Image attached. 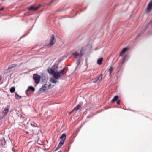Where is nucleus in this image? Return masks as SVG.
I'll return each instance as SVG.
<instances>
[{
    "label": "nucleus",
    "mask_w": 152,
    "mask_h": 152,
    "mask_svg": "<svg viewBox=\"0 0 152 152\" xmlns=\"http://www.w3.org/2000/svg\"><path fill=\"white\" fill-rule=\"evenodd\" d=\"M128 50L127 48H123L120 53L119 56H122Z\"/></svg>",
    "instance_id": "1a4fd4ad"
},
{
    "label": "nucleus",
    "mask_w": 152,
    "mask_h": 152,
    "mask_svg": "<svg viewBox=\"0 0 152 152\" xmlns=\"http://www.w3.org/2000/svg\"><path fill=\"white\" fill-rule=\"evenodd\" d=\"M15 91V88L14 87H12L10 89V91L11 93H14Z\"/></svg>",
    "instance_id": "6ab92c4d"
},
{
    "label": "nucleus",
    "mask_w": 152,
    "mask_h": 152,
    "mask_svg": "<svg viewBox=\"0 0 152 152\" xmlns=\"http://www.w3.org/2000/svg\"><path fill=\"white\" fill-rule=\"evenodd\" d=\"M74 111H73V110L71 112H70L69 113V114H70L71 113H72Z\"/></svg>",
    "instance_id": "bb28decb"
},
{
    "label": "nucleus",
    "mask_w": 152,
    "mask_h": 152,
    "mask_svg": "<svg viewBox=\"0 0 152 152\" xmlns=\"http://www.w3.org/2000/svg\"><path fill=\"white\" fill-rule=\"evenodd\" d=\"M35 88L32 86H29L28 89L26 91V95H29L31 92H33L35 91Z\"/></svg>",
    "instance_id": "39448f33"
},
{
    "label": "nucleus",
    "mask_w": 152,
    "mask_h": 152,
    "mask_svg": "<svg viewBox=\"0 0 152 152\" xmlns=\"http://www.w3.org/2000/svg\"><path fill=\"white\" fill-rule=\"evenodd\" d=\"M102 79V76L100 75L99 76L97 79L95 81H94L93 83H96L98 82V81H101Z\"/></svg>",
    "instance_id": "9b49d317"
},
{
    "label": "nucleus",
    "mask_w": 152,
    "mask_h": 152,
    "mask_svg": "<svg viewBox=\"0 0 152 152\" xmlns=\"http://www.w3.org/2000/svg\"><path fill=\"white\" fill-rule=\"evenodd\" d=\"M66 138V135L65 134H62L60 137V138L61 140H65Z\"/></svg>",
    "instance_id": "2eb2a0df"
},
{
    "label": "nucleus",
    "mask_w": 152,
    "mask_h": 152,
    "mask_svg": "<svg viewBox=\"0 0 152 152\" xmlns=\"http://www.w3.org/2000/svg\"><path fill=\"white\" fill-rule=\"evenodd\" d=\"M57 67L53 66L51 68H48V71L49 73L52 74L54 77L56 79L62 76L66 73V72H64V68L58 72H57Z\"/></svg>",
    "instance_id": "f257e3e1"
},
{
    "label": "nucleus",
    "mask_w": 152,
    "mask_h": 152,
    "mask_svg": "<svg viewBox=\"0 0 152 152\" xmlns=\"http://www.w3.org/2000/svg\"><path fill=\"white\" fill-rule=\"evenodd\" d=\"M31 126H33L34 127H37V125L36 124H34V125H33L32 124H31Z\"/></svg>",
    "instance_id": "5701e85b"
},
{
    "label": "nucleus",
    "mask_w": 152,
    "mask_h": 152,
    "mask_svg": "<svg viewBox=\"0 0 152 152\" xmlns=\"http://www.w3.org/2000/svg\"><path fill=\"white\" fill-rule=\"evenodd\" d=\"M80 105L79 104H78L73 109V111H75L78 110L80 108Z\"/></svg>",
    "instance_id": "ddd939ff"
},
{
    "label": "nucleus",
    "mask_w": 152,
    "mask_h": 152,
    "mask_svg": "<svg viewBox=\"0 0 152 152\" xmlns=\"http://www.w3.org/2000/svg\"><path fill=\"white\" fill-rule=\"evenodd\" d=\"M59 148H58V147H57V148H56V150H57Z\"/></svg>",
    "instance_id": "c85d7f7f"
},
{
    "label": "nucleus",
    "mask_w": 152,
    "mask_h": 152,
    "mask_svg": "<svg viewBox=\"0 0 152 152\" xmlns=\"http://www.w3.org/2000/svg\"><path fill=\"white\" fill-rule=\"evenodd\" d=\"M55 36L52 35L50 40L49 42L48 45H47L48 47L52 46L55 43Z\"/></svg>",
    "instance_id": "7ed1b4c3"
},
{
    "label": "nucleus",
    "mask_w": 152,
    "mask_h": 152,
    "mask_svg": "<svg viewBox=\"0 0 152 152\" xmlns=\"http://www.w3.org/2000/svg\"><path fill=\"white\" fill-rule=\"evenodd\" d=\"M40 77L37 74H34L33 75V79L36 84H38L40 79Z\"/></svg>",
    "instance_id": "20e7f679"
},
{
    "label": "nucleus",
    "mask_w": 152,
    "mask_h": 152,
    "mask_svg": "<svg viewBox=\"0 0 152 152\" xmlns=\"http://www.w3.org/2000/svg\"><path fill=\"white\" fill-rule=\"evenodd\" d=\"M151 25L152 26V21L151 22Z\"/></svg>",
    "instance_id": "c756f323"
},
{
    "label": "nucleus",
    "mask_w": 152,
    "mask_h": 152,
    "mask_svg": "<svg viewBox=\"0 0 152 152\" xmlns=\"http://www.w3.org/2000/svg\"><path fill=\"white\" fill-rule=\"evenodd\" d=\"M50 80V82L54 83H55L57 82V81L55 79L53 78H51Z\"/></svg>",
    "instance_id": "aec40b11"
},
{
    "label": "nucleus",
    "mask_w": 152,
    "mask_h": 152,
    "mask_svg": "<svg viewBox=\"0 0 152 152\" xmlns=\"http://www.w3.org/2000/svg\"><path fill=\"white\" fill-rule=\"evenodd\" d=\"M64 141L65 140H61L60 141L59 143L58 144V148H60V147H61L62 145L64 143Z\"/></svg>",
    "instance_id": "9d476101"
},
{
    "label": "nucleus",
    "mask_w": 152,
    "mask_h": 152,
    "mask_svg": "<svg viewBox=\"0 0 152 152\" xmlns=\"http://www.w3.org/2000/svg\"><path fill=\"white\" fill-rule=\"evenodd\" d=\"M58 152H62L61 151H58Z\"/></svg>",
    "instance_id": "2f4dec72"
},
{
    "label": "nucleus",
    "mask_w": 152,
    "mask_h": 152,
    "mask_svg": "<svg viewBox=\"0 0 152 152\" xmlns=\"http://www.w3.org/2000/svg\"><path fill=\"white\" fill-rule=\"evenodd\" d=\"M39 7V6L37 7H36L34 6H32L28 8V9L29 10L35 11L37 10Z\"/></svg>",
    "instance_id": "6e6552de"
},
{
    "label": "nucleus",
    "mask_w": 152,
    "mask_h": 152,
    "mask_svg": "<svg viewBox=\"0 0 152 152\" xmlns=\"http://www.w3.org/2000/svg\"><path fill=\"white\" fill-rule=\"evenodd\" d=\"M127 57H128V56H127L126 55L125 56L124 58L123 59V60L122 61V64H123L125 60V59H126V58Z\"/></svg>",
    "instance_id": "4be33fe9"
},
{
    "label": "nucleus",
    "mask_w": 152,
    "mask_h": 152,
    "mask_svg": "<svg viewBox=\"0 0 152 152\" xmlns=\"http://www.w3.org/2000/svg\"><path fill=\"white\" fill-rule=\"evenodd\" d=\"M83 50V48H82L81 50L80 51V54H79L77 52H75L74 53H73L72 54V55H73L75 57H76L77 56L81 57L83 55V53H82Z\"/></svg>",
    "instance_id": "0eeeda50"
},
{
    "label": "nucleus",
    "mask_w": 152,
    "mask_h": 152,
    "mask_svg": "<svg viewBox=\"0 0 152 152\" xmlns=\"http://www.w3.org/2000/svg\"><path fill=\"white\" fill-rule=\"evenodd\" d=\"M10 107L9 106H7V107L4 109L3 112V114L0 116V118H3L7 115L8 112Z\"/></svg>",
    "instance_id": "f03ea898"
},
{
    "label": "nucleus",
    "mask_w": 152,
    "mask_h": 152,
    "mask_svg": "<svg viewBox=\"0 0 152 152\" xmlns=\"http://www.w3.org/2000/svg\"><path fill=\"white\" fill-rule=\"evenodd\" d=\"M15 97L16 99H20L21 98V97L18 95L16 93H15Z\"/></svg>",
    "instance_id": "f3484780"
},
{
    "label": "nucleus",
    "mask_w": 152,
    "mask_h": 152,
    "mask_svg": "<svg viewBox=\"0 0 152 152\" xmlns=\"http://www.w3.org/2000/svg\"><path fill=\"white\" fill-rule=\"evenodd\" d=\"M118 98V96H115L111 100V102L113 103L117 100Z\"/></svg>",
    "instance_id": "f8f14e48"
},
{
    "label": "nucleus",
    "mask_w": 152,
    "mask_h": 152,
    "mask_svg": "<svg viewBox=\"0 0 152 152\" xmlns=\"http://www.w3.org/2000/svg\"><path fill=\"white\" fill-rule=\"evenodd\" d=\"M103 61V58H100L98 59L97 61V63L99 65H101Z\"/></svg>",
    "instance_id": "4468645a"
},
{
    "label": "nucleus",
    "mask_w": 152,
    "mask_h": 152,
    "mask_svg": "<svg viewBox=\"0 0 152 152\" xmlns=\"http://www.w3.org/2000/svg\"><path fill=\"white\" fill-rule=\"evenodd\" d=\"M120 101L119 100H118L117 101V103L118 104H119L120 103Z\"/></svg>",
    "instance_id": "b1692460"
},
{
    "label": "nucleus",
    "mask_w": 152,
    "mask_h": 152,
    "mask_svg": "<svg viewBox=\"0 0 152 152\" xmlns=\"http://www.w3.org/2000/svg\"><path fill=\"white\" fill-rule=\"evenodd\" d=\"M113 67L111 66L109 69V71L110 72V74L109 75L110 76L111 75V74L113 70Z\"/></svg>",
    "instance_id": "a211bd4d"
},
{
    "label": "nucleus",
    "mask_w": 152,
    "mask_h": 152,
    "mask_svg": "<svg viewBox=\"0 0 152 152\" xmlns=\"http://www.w3.org/2000/svg\"><path fill=\"white\" fill-rule=\"evenodd\" d=\"M47 87V85L46 84H45L41 88V90L42 91H44L46 89V88Z\"/></svg>",
    "instance_id": "dca6fc26"
},
{
    "label": "nucleus",
    "mask_w": 152,
    "mask_h": 152,
    "mask_svg": "<svg viewBox=\"0 0 152 152\" xmlns=\"http://www.w3.org/2000/svg\"><path fill=\"white\" fill-rule=\"evenodd\" d=\"M4 8H3V7H2L1 9H0V11H2L4 9Z\"/></svg>",
    "instance_id": "a878e982"
},
{
    "label": "nucleus",
    "mask_w": 152,
    "mask_h": 152,
    "mask_svg": "<svg viewBox=\"0 0 152 152\" xmlns=\"http://www.w3.org/2000/svg\"><path fill=\"white\" fill-rule=\"evenodd\" d=\"M16 66V65L15 64H13L10 65L8 67V69H10L12 68L13 67H15Z\"/></svg>",
    "instance_id": "412c9836"
},
{
    "label": "nucleus",
    "mask_w": 152,
    "mask_h": 152,
    "mask_svg": "<svg viewBox=\"0 0 152 152\" xmlns=\"http://www.w3.org/2000/svg\"><path fill=\"white\" fill-rule=\"evenodd\" d=\"M28 133H29V132H26V134H28Z\"/></svg>",
    "instance_id": "7c9ffc66"
},
{
    "label": "nucleus",
    "mask_w": 152,
    "mask_h": 152,
    "mask_svg": "<svg viewBox=\"0 0 152 152\" xmlns=\"http://www.w3.org/2000/svg\"><path fill=\"white\" fill-rule=\"evenodd\" d=\"M152 9V1H151L148 4L146 12L147 13L150 12Z\"/></svg>",
    "instance_id": "423d86ee"
},
{
    "label": "nucleus",
    "mask_w": 152,
    "mask_h": 152,
    "mask_svg": "<svg viewBox=\"0 0 152 152\" xmlns=\"http://www.w3.org/2000/svg\"><path fill=\"white\" fill-rule=\"evenodd\" d=\"M48 88H51V84H49L48 85Z\"/></svg>",
    "instance_id": "393cba45"
},
{
    "label": "nucleus",
    "mask_w": 152,
    "mask_h": 152,
    "mask_svg": "<svg viewBox=\"0 0 152 152\" xmlns=\"http://www.w3.org/2000/svg\"><path fill=\"white\" fill-rule=\"evenodd\" d=\"M2 76L1 75H0V81L2 79Z\"/></svg>",
    "instance_id": "cd10ccee"
}]
</instances>
